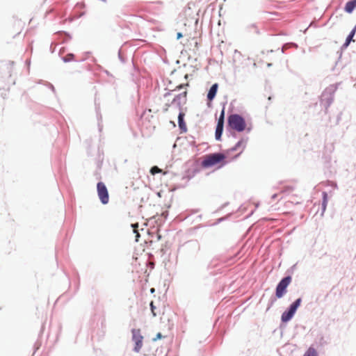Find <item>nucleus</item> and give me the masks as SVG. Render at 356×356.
<instances>
[{
  "instance_id": "1",
  "label": "nucleus",
  "mask_w": 356,
  "mask_h": 356,
  "mask_svg": "<svg viewBox=\"0 0 356 356\" xmlns=\"http://www.w3.org/2000/svg\"><path fill=\"white\" fill-rule=\"evenodd\" d=\"M226 156L222 153H215L206 155L202 162V166L203 168H210L218 164L221 165L225 164V159Z\"/></svg>"
},
{
  "instance_id": "2",
  "label": "nucleus",
  "mask_w": 356,
  "mask_h": 356,
  "mask_svg": "<svg viewBox=\"0 0 356 356\" xmlns=\"http://www.w3.org/2000/svg\"><path fill=\"white\" fill-rule=\"evenodd\" d=\"M228 125L238 132L244 131L246 127L245 120L238 114H232L229 116Z\"/></svg>"
},
{
  "instance_id": "3",
  "label": "nucleus",
  "mask_w": 356,
  "mask_h": 356,
  "mask_svg": "<svg viewBox=\"0 0 356 356\" xmlns=\"http://www.w3.org/2000/svg\"><path fill=\"white\" fill-rule=\"evenodd\" d=\"M291 282V277L287 276L283 278L277 284L275 290V296L277 298H281L286 293V289Z\"/></svg>"
},
{
  "instance_id": "4",
  "label": "nucleus",
  "mask_w": 356,
  "mask_h": 356,
  "mask_svg": "<svg viewBox=\"0 0 356 356\" xmlns=\"http://www.w3.org/2000/svg\"><path fill=\"white\" fill-rule=\"evenodd\" d=\"M301 301H302L301 298L297 299L294 302H293L291 305L289 310L284 312L282 314L281 318L283 322H284V323L288 322L289 321H290L292 318V317L295 314L297 309L300 305Z\"/></svg>"
},
{
  "instance_id": "5",
  "label": "nucleus",
  "mask_w": 356,
  "mask_h": 356,
  "mask_svg": "<svg viewBox=\"0 0 356 356\" xmlns=\"http://www.w3.org/2000/svg\"><path fill=\"white\" fill-rule=\"evenodd\" d=\"M97 193L101 202L106 204L109 201V195L107 188L103 182H99L97 185Z\"/></svg>"
},
{
  "instance_id": "6",
  "label": "nucleus",
  "mask_w": 356,
  "mask_h": 356,
  "mask_svg": "<svg viewBox=\"0 0 356 356\" xmlns=\"http://www.w3.org/2000/svg\"><path fill=\"white\" fill-rule=\"evenodd\" d=\"M132 339L135 343L134 351L138 353L143 346V337L141 335L140 330L133 329L132 331Z\"/></svg>"
},
{
  "instance_id": "7",
  "label": "nucleus",
  "mask_w": 356,
  "mask_h": 356,
  "mask_svg": "<svg viewBox=\"0 0 356 356\" xmlns=\"http://www.w3.org/2000/svg\"><path fill=\"white\" fill-rule=\"evenodd\" d=\"M224 116H225V111H224V109H222V111H221L220 118L218 119V124H217L216 129V134H215L216 140H220L221 135H222V131H223Z\"/></svg>"
},
{
  "instance_id": "8",
  "label": "nucleus",
  "mask_w": 356,
  "mask_h": 356,
  "mask_svg": "<svg viewBox=\"0 0 356 356\" xmlns=\"http://www.w3.org/2000/svg\"><path fill=\"white\" fill-rule=\"evenodd\" d=\"M186 97H187V91L185 90L183 92L177 95L174 99L172 102L177 103L179 106H181L185 104L186 102Z\"/></svg>"
},
{
  "instance_id": "9",
  "label": "nucleus",
  "mask_w": 356,
  "mask_h": 356,
  "mask_svg": "<svg viewBox=\"0 0 356 356\" xmlns=\"http://www.w3.org/2000/svg\"><path fill=\"white\" fill-rule=\"evenodd\" d=\"M218 88V84L214 83L209 89V92L207 94V98L209 101H212L217 92Z\"/></svg>"
},
{
  "instance_id": "10",
  "label": "nucleus",
  "mask_w": 356,
  "mask_h": 356,
  "mask_svg": "<svg viewBox=\"0 0 356 356\" xmlns=\"http://www.w3.org/2000/svg\"><path fill=\"white\" fill-rule=\"evenodd\" d=\"M244 147H245L244 142H243V140H240V141H238V142L236 144V145H235L234 147H232V148H231V149H228V150H227V152H233V151H236V150H238V149H239V150H240V152H239V153L237 154V156H238V155H239V154H240L243 151Z\"/></svg>"
},
{
  "instance_id": "11",
  "label": "nucleus",
  "mask_w": 356,
  "mask_h": 356,
  "mask_svg": "<svg viewBox=\"0 0 356 356\" xmlns=\"http://www.w3.org/2000/svg\"><path fill=\"white\" fill-rule=\"evenodd\" d=\"M355 8H356V0H352L346 3L344 9L348 13H351Z\"/></svg>"
},
{
  "instance_id": "12",
  "label": "nucleus",
  "mask_w": 356,
  "mask_h": 356,
  "mask_svg": "<svg viewBox=\"0 0 356 356\" xmlns=\"http://www.w3.org/2000/svg\"><path fill=\"white\" fill-rule=\"evenodd\" d=\"M184 113L182 111H181L178 115V123H179V128L182 130L186 131V126L184 121Z\"/></svg>"
},
{
  "instance_id": "13",
  "label": "nucleus",
  "mask_w": 356,
  "mask_h": 356,
  "mask_svg": "<svg viewBox=\"0 0 356 356\" xmlns=\"http://www.w3.org/2000/svg\"><path fill=\"white\" fill-rule=\"evenodd\" d=\"M303 356H318V353L314 347H309Z\"/></svg>"
},
{
  "instance_id": "14",
  "label": "nucleus",
  "mask_w": 356,
  "mask_h": 356,
  "mask_svg": "<svg viewBox=\"0 0 356 356\" xmlns=\"http://www.w3.org/2000/svg\"><path fill=\"white\" fill-rule=\"evenodd\" d=\"M355 33V28L352 30V31L350 32L349 35L347 37L346 42L343 44V47L345 48L349 45V44L350 43V42L352 40H353V38L354 37Z\"/></svg>"
},
{
  "instance_id": "15",
  "label": "nucleus",
  "mask_w": 356,
  "mask_h": 356,
  "mask_svg": "<svg viewBox=\"0 0 356 356\" xmlns=\"http://www.w3.org/2000/svg\"><path fill=\"white\" fill-rule=\"evenodd\" d=\"M242 57L243 56H241L240 52L236 51V53H235L236 63L237 64H238L239 66H241L242 67H243L244 66L243 65L242 62H241Z\"/></svg>"
},
{
  "instance_id": "16",
  "label": "nucleus",
  "mask_w": 356,
  "mask_h": 356,
  "mask_svg": "<svg viewBox=\"0 0 356 356\" xmlns=\"http://www.w3.org/2000/svg\"><path fill=\"white\" fill-rule=\"evenodd\" d=\"M327 204V194L326 192L323 193V210H325Z\"/></svg>"
},
{
  "instance_id": "17",
  "label": "nucleus",
  "mask_w": 356,
  "mask_h": 356,
  "mask_svg": "<svg viewBox=\"0 0 356 356\" xmlns=\"http://www.w3.org/2000/svg\"><path fill=\"white\" fill-rule=\"evenodd\" d=\"M293 191V188L291 187V186H286L284 187L282 191H281V193H290L291 192H292Z\"/></svg>"
},
{
  "instance_id": "18",
  "label": "nucleus",
  "mask_w": 356,
  "mask_h": 356,
  "mask_svg": "<svg viewBox=\"0 0 356 356\" xmlns=\"http://www.w3.org/2000/svg\"><path fill=\"white\" fill-rule=\"evenodd\" d=\"M138 224H134L132 225V227H134V232L136 233V241H138V238L140 236V234L137 230Z\"/></svg>"
},
{
  "instance_id": "19",
  "label": "nucleus",
  "mask_w": 356,
  "mask_h": 356,
  "mask_svg": "<svg viewBox=\"0 0 356 356\" xmlns=\"http://www.w3.org/2000/svg\"><path fill=\"white\" fill-rule=\"evenodd\" d=\"M161 172V170L160 168H159L157 166H154L150 170V172L152 175H155L156 173H159Z\"/></svg>"
},
{
  "instance_id": "20",
  "label": "nucleus",
  "mask_w": 356,
  "mask_h": 356,
  "mask_svg": "<svg viewBox=\"0 0 356 356\" xmlns=\"http://www.w3.org/2000/svg\"><path fill=\"white\" fill-rule=\"evenodd\" d=\"M291 203L297 204L300 203V198L298 197V195H293L292 197V200L290 201Z\"/></svg>"
},
{
  "instance_id": "21",
  "label": "nucleus",
  "mask_w": 356,
  "mask_h": 356,
  "mask_svg": "<svg viewBox=\"0 0 356 356\" xmlns=\"http://www.w3.org/2000/svg\"><path fill=\"white\" fill-rule=\"evenodd\" d=\"M150 308H151V312L152 313L153 316H156L157 315V313L156 312V307L154 305V303L152 301L150 302Z\"/></svg>"
},
{
  "instance_id": "22",
  "label": "nucleus",
  "mask_w": 356,
  "mask_h": 356,
  "mask_svg": "<svg viewBox=\"0 0 356 356\" xmlns=\"http://www.w3.org/2000/svg\"><path fill=\"white\" fill-rule=\"evenodd\" d=\"M163 337L162 334L161 333H158L156 334V337L155 339H154V341H156L157 339H160Z\"/></svg>"
},
{
  "instance_id": "23",
  "label": "nucleus",
  "mask_w": 356,
  "mask_h": 356,
  "mask_svg": "<svg viewBox=\"0 0 356 356\" xmlns=\"http://www.w3.org/2000/svg\"><path fill=\"white\" fill-rule=\"evenodd\" d=\"M182 37V34L181 33H178L177 35V39H179Z\"/></svg>"
},
{
  "instance_id": "24",
  "label": "nucleus",
  "mask_w": 356,
  "mask_h": 356,
  "mask_svg": "<svg viewBox=\"0 0 356 356\" xmlns=\"http://www.w3.org/2000/svg\"><path fill=\"white\" fill-rule=\"evenodd\" d=\"M161 237V235L158 233L157 234V239L160 240Z\"/></svg>"
},
{
  "instance_id": "25",
  "label": "nucleus",
  "mask_w": 356,
  "mask_h": 356,
  "mask_svg": "<svg viewBox=\"0 0 356 356\" xmlns=\"http://www.w3.org/2000/svg\"><path fill=\"white\" fill-rule=\"evenodd\" d=\"M183 87H184V86H183V85H180V86H179L177 88H183Z\"/></svg>"
},
{
  "instance_id": "26",
  "label": "nucleus",
  "mask_w": 356,
  "mask_h": 356,
  "mask_svg": "<svg viewBox=\"0 0 356 356\" xmlns=\"http://www.w3.org/2000/svg\"><path fill=\"white\" fill-rule=\"evenodd\" d=\"M276 197H277V194H275V195H273V197H272L274 199V198H275Z\"/></svg>"
},
{
  "instance_id": "27",
  "label": "nucleus",
  "mask_w": 356,
  "mask_h": 356,
  "mask_svg": "<svg viewBox=\"0 0 356 356\" xmlns=\"http://www.w3.org/2000/svg\"><path fill=\"white\" fill-rule=\"evenodd\" d=\"M154 291V289H153V288H152V289H151V292H152V293H153Z\"/></svg>"
}]
</instances>
